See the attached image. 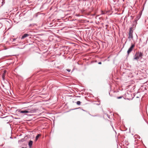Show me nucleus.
<instances>
[{"label": "nucleus", "instance_id": "obj_11", "mask_svg": "<svg viewBox=\"0 0 148 148\" xmlns=\"http://www.w3.org/2000/svg\"><path fill=\"white\" fill-rule=\"evenodd\" d=\"M123 97V96H119V97H117V99H120L122 98Z\"/></svg>", "mask_w": 148, "mask_h": 148}, {"label": "nucleus", "instance_id": "obj_7", "mask_svg": "<svg viewBox=\"0 0 148 148\" xmlns=\"http://www.w3.org/2000/svg\"><path fill=\"white\" fill-rule=\"evenodd\" d=\"M33 142L32 141L30 140L28 143V145L29 148H31L32 146V145Z\"/></svg>", "mask_w": 148, "mask_h": 148}, {"label": "nucleus", "instance_id": "obj_10", "mask_svg": "<svg viewBox=\"0 0 148 148\" xmlns=\"http://www.w3.org/2000/svg\"><path fill=\"white\" fill-rule=\"evenodd\" d=\"M77 105H80L81 104V102L79 101H78L77 102Z\"/></svg>", "mask_w": 148, "mask_h": 148}, {"label": "nucleus", "instance_id": "obj_4", "mask_svg": "<svg viewBox=\"0 0 148 148\" xmlns=\"http://www.w3.org/2000/svg\"><path fill=\"white\" fill-rule=\"evenodd\" d=\"M135 46V45L134 44H133L132 43V44L131 46L129 48L127 51V53L128 56L129 55V53L132 51L133 49Z\"/></svg>", "mask_w": 148, "mask_h": 148}, {"label": "nucleus", "instance_id": "obj_15", "mask_svg": "<svg viewBox=\"0 0 148 148\" xmlns=\"http://www.w3.org/2000/svg\"><path fill=\"white\" fill-rule=\"evenodd\" d=\"M27 115L28 116H31V115L30 114H27Z\"/></svg>", "mask_w": 148, "mask_h": 148}, {"label": "nucleus", "instance_id": "obj_12", "mask_svg": "<svg viewBox=\"0 0 148 148\" xmlns=\"http://www.w3.org/2000/svg\"><path fill=\"white\" fill-rule=\"evenodd\" d=\"M66 70L67 71H68V72H70L71 71V69H66Z\"/></svg>", "mask_w": 148, "mask_h": 148}, {"label": "nucleus", "instance_id": "obj_5", "mask_svg": "<svg viewBox=\"0 0 148 148\" xmlns=\"http://www.w3.org/2000/svg\"><path fill=\"white\" fill-rule=\"evenodd\" d=\"M137 19L135 20L134 22H133V24L132 25V27L130 28H131L133 30H134L136 27V25L137 24Z\"/></svg>", "mask_w": 148, "mask_h": 148}, {"label": "nucleus", "instance_id": "obj_14", "mask_svg": "<svg viewBox=\"0 0 148 148\" xmlns=\"http://www.w3.org/2000/svg\"><path fill=\"white\" fill-rule=\"evenodd\" d=\"M98 64H101V62H100L98 63Z\"/></svg>", "mask_w": 148, "mask_h": 148}, {"label": "nucleus", "instance_id": "obj_16", "mask_svg": "<svg viewBox=\"0 0 148 148\" xmlns=\"http://www.w3.org/2000/svg\"><path fill=\"white\" fill-rule=\"evenodd\" d=\"M107 116H108V117L109 118V116H108V114H107Z\"/></svg>", "mask_w": 148, "mask_h": 148}, {"label": "nucleus", "instance_id": "obj_3", "mask_svg": "<svg viewBox=\"0 0 148 148\" xmlns=\"http://www.w3.org/2000/svg\"><path fill=\"white\" fill-rule=\"evenodd\" d=\"M131 28H130L129 32V36L128 38L129 40H130L131 39H133V30Z\"/></svg>", "mask_w": 148, "mask_h": 148}, {"label": "nucleus", "instance_id": "obj_20", "mask_svg": "<svg viewBox=\"0 0 148 148\" xmlns=\"http://www.w3.org/2000/svg\"><path fill=\"white\" fill-rule=\"evenodd\" d=\"M82 110H83V111H85V110H83V109H82Z\"/></svg>", "mask_w": 148, "mask_h": 148}, {"label": "nucleus", "instance_id": "obj_17", "mask_svg": "<svg viewBox=\"0 0 148 148\" xmlns=\"http://www.w3.org/2000/svg\"><path fill=\"white\" fill-rule=\"evenodd\" d=\"M21 148H27V147H22Z\"/></svg>", "mask_w": 148, "mask_h": 148}, {"label": "nucleus", "instance_id": "obj_1", "mask_svg": "<svg viewBox=\"0 0 148 148\" xmlns=\"http://www.w3.org/2000/svg\"><path fill=\"white\" fill-rule=\"evenodd\" d=\"M37 110L36 109H34L32 110L29 109L23 110H22L20 109H18L17 110V111L20 113L22 114H23L24 115H25L26 113H35L36 112Z\"/></svg>", "mask_w": 148, "mask_h": 148}, {"label": "nucleus", "instance_id": "obj_2", "mask_svg": "<svg viewBox=\"0 0 148 148\" xmlns=\"http://www.w3.org/2000/svg\"><path fill=\"white\" fill-rule=\"evenodd\" d=\"M143 56V53L141 52H137L134 56L133 60H136L138 61V60L140 58L142 59V57Z\"/></svg>", "mask_w": 148, "mask_h": 148}, {"label": "nucleus", "instance_id": "obj_9", "mask_svg": "<svg viewBox=\"0 0 148 148\" xmlns=\"http://www.w3.org/2000/svg\"><path fill=\"white\" fill-rule=\"evenodd\" d=\"M36 24H30L29 25V27H32V26H34V25H35Z\"/></svg>", "mask_w": 148, "mask_h": 148}, {"label": "nucleus", "instance_id": "obj_6", "mask_svg": "<svg viewBox=\"0 0 148 148\" xmlns=\"http://www.w3.org/2000/svg\"><path fill=\"white\" fill-rule=\"evenodd\" d=\"M29 36V35L27 34H24L21 37V39H23Z\"/></svg>", "mask_w": 148, "mask_h": 148}, {"label": "nucleus", "instance_id": "obj_18", "mask_svg": "<svg viewBox=\"0 0 148 148\" xmlns=\"http://www.w3.org/2000/svg\"><path fill=\"white\" fill-rule=\"evenodd\" d=\"M6 71L5 70V71H4V73H5V72Z\"/></svg>", "mask_w": 148, "mask_h": 148}, {"label": "nucleus", "instance_id": "obj_8", "mask_svg": "<svg viewBox=\"0 0 148 148\" xmlns=\"http://www.w3.org/2000/svg\"><path fill=\"white\" fill-rule=\"evenodd\" d=\"M40 136V134H38L36 136L35 138V141H36L38 140V138H39Z\"/></svg>", "mask_w": 148, "mask_h": 148}, {"label": "nucleus", "instance_id": "obj_19", "mask_svg": "<svg viewBox=\"0 0 148 148\" xmlns=\"http://www.w3.org/2000/svg\"><path fill=\"white\" fill-rule=\"evenodd\" d=\"M10 138H12V137H10Z\"/></svg>", "mask_w": 148, "mask_h": 148}, {"label": "nucleus", "instance_id": "obj_13", "mask_svg": "<svg viewBox=\"0 0 148 148\" xmlns=\"http://www.w3.org/2000/svg\"><path fill=\"white\" fill-rule=\"evenodd\" d=\"M17 39V38H13L12 39V41H14L15 40H16V39Z\"/></svg>", "mask_w": 148, "mask_h": 148}]
</instances>
